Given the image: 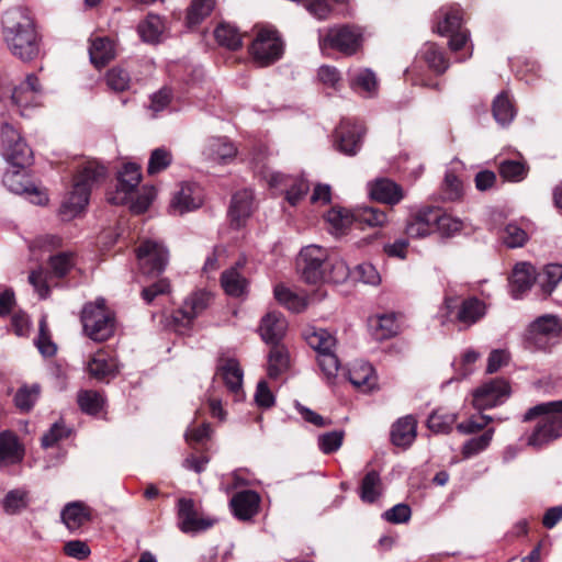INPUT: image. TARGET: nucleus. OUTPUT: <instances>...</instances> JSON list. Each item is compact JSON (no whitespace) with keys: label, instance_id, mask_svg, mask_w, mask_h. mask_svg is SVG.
I'll return each mask as SVG.
<instances>
[{"label":"nucleus","instance_id":"1","mask_svg":"<svg viewBox=\"0 0 562 562\" xmlns=\"http://www.w3.org/2000/svg\"><path fill=\"white\" fill-rule=\"evenodd\" d=\"M2 35L9 50L23 61L40 54V36L34 22L23 8H12L2 16Z\"/></svg>","mask_w":562,"mask_h":562},{"label":"nucleus","instance_id":"2","mask_svg":"<svg viewBox=\"0 0 562 562\" xmlns=\"http://www.w3.org/2000/svg\"><path fill=\"white\" fill-rule=\"evenodd\" d=\"M536 420L526 435V446L539 450L562 437V400L537 404L522 416V423Z\"/></svg>","mask_w":562,"mask_h":562},{"label":"nucleus","instance_id":"3","mask_svg":"<svg viewBox=\"0 0 562 562\" xmlns=\"http://www.w3.org/2000/svg\"><path fill=\"white\" fill-rule=\"evenodd\" d=\"M296 266L302 280L308 284H318L323 281L338 283L348 276L342 261L331 262L327 250L316 245L306 246L300 251Z\"/></svg>","mask_w":562,"mask_h":562},{"label":"nucleus","instance_id":"4","mask_svg":"<svg viewBox=\"0 0 562 562\" xmlns=\"http://www.w3.org/2000/svg\"><path fill=\"white\" fill-rule=\"evenodd\" d=\"M106 178V168L97 161L86 162L74 177L72 190L60 206V214L70 220L77 216L89 203L93 187Z\"/></svg>","mask_w":562,"mask_h":562},{"label":"nucleus","instance_id":"5","mask_svg":"<svg viewBox=\"0 0 562 562\" xmlns=\"http://www.w3.org/2000/svg\"><path fill=\"white\" fill-rule=\"evenodd\" d=\"M80 318L85 334L93 341L103 342L114 335V313L108 308L104 299L87 303Z\"/></svg>","mask_w":562,"mask_h":562},{"label":"nucleus","instance_id":"6","mask_svg":"<svg viewBox=\"0 0 562 562\" xmlns=\"http://www.w3.org/2000/svg\"><path fill=\"white\" fill-rule=\"evenodd\" d=\"M562 336V322L557 315L546 314L531 322L524 334L525 347L531 351H550Z\"/></svg>","mask_w":562,"mask_h":562},{"label":"nucleus","instance_id":"7","mask_svg":"<svg viewBox=\"0 0 562 562\" xmlns=\"http://www.w3.org/2000/svg\"><path fill=\"white\" fill-rule=\"evenodd\" d=\"M0 151L3 158L14 167L26 168L33 164V150L19 128L8 122L0 126Z\"/></svg>","mask_w":562,"mask_h":562},{"label":"nucleus","instance_id":"8","mask_svg":"<svg viewBox=\"0 0 562 562\" xmlns=\"http://www.w3.org/2000/svg\"><path fill=\"white\" fill-rule=\"evenodd\" d=\"M254 60L262 67L274 64L284 52V43L279 31L272 26L260 27L249 47Z\"/></svg>","mask_w":562,"mask_h":562},{"label":"nucleus","instance_id":"9","mask_svg":"<svg viewBox=\"0 0 562 562\" xmlns=\"http://www.w3.org/2000/svg\"><path fill=\"white\" fill-rule=\"evenodd\" d=\"M305 340L317 352L318 364L327 379L335 378L339 369V360L334 352L336 338L326 329L313 328L306 333Z\"/></svg>","mask_w":562,"mask_h":562},{"label":"nucleus","instance_id":"10","mask_svg":"<svg viewBox=\"0 0 562 562\" xmlns=\"http://www.w3.org/2000/svg\"><path fill=\"white\" fill-rule=\"evenodd\" d=\"M135 252L142 273L148 277L161 274L169 262V251L158 240H143L135 249Z\"/></svg>","mask_w":562,"mask_h":562},{"label":"nucleus","instance_id":"11","mask_svg":"<svg viewBox=\"0 0 562 562\" xmlns=\"http://www.w3.org/2000/svg\"><path fill=\"white\" fill-rule=\"evenodd\" d=\"M213 295L205 290L192 292L181 307L171 314L170 325L175 330L181 331L192 326L194 319L200 316L212 303Z\"/></svg>","mask_w":562,"mask_h":562},{"label":"nucleus","instance_id":"12","mask_svg":"<svg viewBox=\"0 0 562 562\" xmlns=\"http://www.w3.org/2000/svg\"><path fill=\"white\" fill-rule=\"evenodd\" d=\"M177 526L183 533H198L213 527L216 519L203 516L192 498L177 501Z\"/></svg>","mask_w":562,"mask_h":562},{"label":"nucleus","instance_id":"13","mask_svg":"<svg viewBox=\"0 0 562 562\" xmlns=\"http://www.w3.org/2000/svg\"><path fill=\"white\" fill-rule=\"evenodd\" d=\"M509 382L495 378L476 387L472 393V405L477 411H485L503 404L510 395Z\"/></svg>","mask_w":562,"mask_h":562},{"label":"nucleus","instance_id":"14","mask_svg":"<svg viewBox=\"0 0 562 562\" xmlns=\"http://www.w3.org/2000/svg\"><path fill=\"white\" fill-rule=\"evenodd\" d=\"M364 134L366 127L362 124L342 120L333 134L334 147L344 155L355 156Z\"/></svg>","mask_w":562,"mask_h":562},{"label":"nucleus","instance_id":"15","mask_svg":"<svg viewBox=\"0 0 562 562\" xmlns=\"http://www.w3.org/2000/svg\"><path fill=\"white\" fill-rule=\"evenodd\" d=\"M361 32L357 27L350 25L329 29L324 38V43L330 48H334L347 56L356 54L361 47Z\"/></svg>","mask_w":562,"mask_h":562},{"label":"nucleus","instance_id":"16","mask_svg":"<svg viewBox=\"0 0 562 562\" xmlns=\"http://www.w3.org/2000/svg\"><path fill=\"white\" fill-rule=\"evenodd\" d=\"M268 182L272 188H281L284 191L285 200L292 206H295L303 200L310 191L308 182L302 177L272 172L268 178Z\"/></svg>","mask_w":562,"mask_h":562},{"label":"nucleus","instance_id":"17","mask_svg":"<svg viewBox=\"0 0 562 562\" xmlns=\"http://www.w3.org/2000/svg\"><path fill=\"white\" fill-rule=\"evenodd\" d=\"M5 187L16 194H27L32 198V202L37 205H45L48 196L41 191L30 178L20 170L7 172L3 177Z\"/></svg>","mask_w":562,"mask_h":562},{"label":"nucleus","instance_id":"18","mask_svg":"<svg viewBox=\"0 0 562 562\" xmlns=\"http://www.w3.org/2000/svg\"><path fill=\"white\" fill-rule=\"evenodd\" d=\"M142 179L140 167L134 162H127L117 175L115 195L108 198L112 204H124L127 195L139 184Z\"/></svg>","mask_w":562,"mask_h":562},{"label":"nucleus","instance_id":"19","mask_svg":"<svg viewBox=\"0 0 562 562\" xmlns=\"http://www.w3.org/2000/svg\"><path fill=\"white\" fill-rule=\"evenodd\" d=\"M438 209L425 206L413 214L406 225V234L413 238H423L436 232Z\"/></svg>","mask_w":562,"mask_h":562},{"label":"nucleus","instance_id":"20","mask_svg":"<svg viewBox=\"0 0 562 562\" xmlns=\"http://www.w3.org/2000/svg\"><path fill=\"white\" fill-rule=\"evenodd\" d=\"M260 495L252 490H244L235 493L229 502L234 516L243 521L251 520L259 513Z\"/></svg>","mask_w":562,"mask_h":562},{"label":"nucleus","instance_id":"21","mask_svg":"<svg viewBox=\"0 0 562 562\" xmlns=\"http://www.w3.org/2000/svg\"><path fill=\"white\" fill-rule=\"evenodd\" d=\"M286 327V321L281 313L269 312L261 318L259 334L267 344L277 345L283 339Z\"/></svg>","mask_w":562,"mask_h":562},{"label":"nucleus","instance_id":"22","mask_svg":"<svg viewBox=\"0 0 562 562\" xmlns=\"http://www.w3.org/2000/svg\"><path fill=\"white\" fill-rule=\"evenodd\" d=\"M370 335L376 341L391 339L400 334L401 327L394 313L374 315L369 317Z\"/></svg>","mask_w":562,"mask_h":562},{"label":"nucleus","instance_id":"23","mask_svg":"<svg viewBox=\"0 0 562 562\" xmlns=\"http://www.w3.org/2000/svg\"><path fill=\"white\" fill-rule=\"evenodd\" d=\"M24 454V448L14 432H0V469L22 462Z\"/></svg>","mask_w":562,"mask_h":562},{"label":"nucleus","instance_id":"24","mask_svg":"<svg viewBox=\"0 0 562 562\" xmlns=\"http://www.w3.org/2000/svg\"><path fill=\"white\" fill-rule=\"evenodd\" d=\"M201 203L199 187L191 183H182L180 189L173 194L170 209L175 213L183 214L200 207Z\"/></svg>","mask_w":562,"mask_h":562},{"label":"nucleus","instance_id":"25","mask_svg":"<svg viewBox=\"0 0 562 562\" xmlns=\"http://www.w3.org/2000/svg\"><path fill=\"white\" fill-rule=\"evenodd\" d=\"M417 436V420L413 415L397 419L391 429V441L396 447L408 448Z\"/></svg>","mask_w":562,"mask_h":562},{"label":"nucleus","instance_id":"26","mask_svg":"<svg viewBox=\"0 0 562 562\" xmlns=\"http://www.w3.org/2000/svg\"><path fill=\"white\" fill-rule=\"evenodd\" d=\"M245 266V260H238L234 267L222 272L221 285L229 296L239 297L247 292L248 280L239 272Z\"/></svg>","mask_w":562,"mask_h":562},{"label":"nucleus","instance_id":"27","mask_svg":"<svg viewBox=\"0 0 562 562\" xmlns=\"http://www.w3.org/2000/svg\"><path fill=\"white\" fill-rule=\"evenodd\" d=\"M252 210L254 192L244 189L233 195L228 214L232 222L239 227L251 215Z\"/></svg>","mask_w":562,"mask_h":562},{"label":"nucleus","instance_id":"28","mask_svg":"<svg viewBox=\"0 0 562 562\" xmlns=\"http://www.w3.org/2000/svg\"><path fill=\"white\" fill-rule=\"evenodd\" d=\"M537 281L536 268L529 262L517 263L512 273V292L515 299L529 291Z\"/></svg>","mask_w":562,"mask_h":562},{"label":"nucleus","instance_id":"29","mask_svg":"<svg viewBox=\"0 0 562 562\" xmlns=\"http://www.w3.org/2000/svg\"><path fill=\"white\" fill-rule=\"evenodd\" d=\"M370 196L381 203L395 205L404 196L401 186L390 179H378L370 186Z\"/></svg>","mask_w":562,"mask_h":562},{"label":"nucleus","instance_id":"30","mask_svg":"<svg viewBox=\"0 0 562 562\" xmlns=\"http://www.w3.org/2000/svg\"><path fill=\"white\" fill-rule=\"evenodd\" d=\"M115 45L109 37H94L90 40L89 57L91 64L101 69L115 58Z\"/></svg>","mask_w":562,"mask_h":562},{"label":"nucleus","instance_id":"31","mask_svg":"<svg viewBox=\"0 0 562 562\" xmlns=\"http://www.w3.org/2000/svg\"><path fill=\"white\" fill-rule=\"evenodd\" d=\"M91 519V508L82 502L68 503L61 510V520L71 532L79 530Z\"/></svg>","mask_w":562,"mask_h":562},{"label":"nucleus","instance_id":"32","mask_svg":"<svg viewBox=\"0 0 562 562\" xmlns=\"http://www.w3.org/2000/svg\"><path fill=\"white\" fill-rule=\"evenodd\" d=\"M463 11L459 7L441 8L438 11L435 31L447 36L463 29Z\"/></svg>","mask_w":562,"mask_h":562},{"label":"nucleus","instance_id":"33","mask_svg":"<svg viewBox=\"0 0 562 562\" xmlns=\"http://www.w3.org/2000/svg\"><path fill=\"white\" fill-rule=\"evenodd\" d=\"M216 374L221 375L231 392L238 393L241 390L243 370L237 359H221L216 368Z\"/></svg>","mask_w":562,"mask_h":562},{"label":"nucleus","instance_id":"34","mask_svg":"<svg viewBox=\"0 0 562 562\" xmlns=\"http://www.w3.org/2000/svg\"><path fill=\"white\" fill-rule=\"evenodd\" d=\"M485 313V303L476 296H471L461 302L456 313V321L469 328L477 323Z\"/></svg>","mask_w":562,"mask_h":562},{"label":"nucleus","instance_id":"35","mask_svg":"<svg viewBox=\"0 0 562 562\" xmlns=\"http://www.w3.org/2000/svg\"><path fill=\"white\" fill-rule=\"evenodd\" d=\"M236 147L225 138H212L204 147L203 155L211 161L222 162L236 156Z\"/></svg>","mask_w":562,"mask_h":562},{"label":"nucleus","instance_id":"36","mask_svg":"<svg viewBox=\"0 0 562 562\" xmlns=\"http://www.w3.org/2000/svg\"><path fill=\"white\" fill-rule=\"evenodd\" d=\"M87 370L89 375L98 381H105L116 375L115 364L101 351L89 360Z\"/></svg>","mask_w":562,"mask_h":562},{"label":"nucleus","instance_id":"37","mask_svg":"<svg viewBox=\"0 0 562 562\" xmlns=\"http://www.w3.org/2000/svg\"><path fill=\"white\" fill-rule=\"evenodd\" d=\"M561 280L562 265L549 263L543 267L541 272L537 273V282L546 299L551 295Z\"/></svg>","mask_w":562,"mask_h":562},{"label":"nucleus","instance_id":"38","mask_svg":"<svg viewBox=\"0 0 562 562\" xmlns=\"http://www.w3.org/2000/svg\"><path fill=\"white\" fill-rule=\"evenodd\" d=\"M214 37L218 45L231 50H237L243 46V35L229 23H220L214 30Z\"/></svg>","mask_w":562,"mask_h":562},{"label":"nucleus","instance_id":"39","mask_svg":"<svg viewBox=\"0 0 562 562\" xmlns=\"http://www.w3.org/2000/svg\"><path fill=\"white\" fill-rule=\"evenodd\" d=\"M164 29L165 25L161 18L149 13L144 21L139 22L137 32L144 42L155 44L159 42Z\"/></svg>","mask_w":562,"mask_h":562},{"label":"nucleus","instance_id":"40","mask_svg":"<svg viewBox=\"0 0 562 562\" xmlns=\"http://www.w3.org/2000/svg\"><path fill=\"white\" fill-rule=\"evenodd\" d=\"M41 91V83L40 79L34 75H27L24 82L21 83L19 87L14 88L11 100L13 103L23 108L29 104V102L33 99V95L29 98V93H38Z\"/></svg>","mask_w":562,"mask_h":562},{"label":"nucleus","instance_id":"41","mask_svg":"<svg viewBox=\"0 0 562 562\" xmlns=\"http://www.w3.org/2000/svg\"><path fill=\"white\" fill-rule=\"evenodd\" d=\"M215 0H192L187 9V25L196 26L204 21L215 9Z\"/></svg>","mask_w":562,"mask_h":562},{"label":"nucleus","instance_id":"42","mask_svg":"<svg viewBox=\"0 0 562 562\" xmlns=\"http://www.w3.org/2000/svg\"><path fill=\"white\" fill-rule=\"evenodd\" d=\"M103 395L94 390H81L77 394V404L81 412L88 415L99 414L104 406Z\"/></svg>","mask_w":562,"mask_h":562},{"label":"nucleus","instance_id":"43","mask_svg":"<svg viewBox=\"0 0 562 562\" xmlns=\"http://www.w3.org/2000/svg\"><path fill=\"white\" fill-rule=\"evenodd\" d=\"M423 58L428 67L437 75H442L449 68V59L436 43H427Z\"/></svg>","mask_w":562,"mask_h":562},{"label":"nucleus","instance_id":"44","mask_svg":"<svg viewBox=\"0 0 562 562\" xmlns=\"http://www.w3.org/2000/svg\"><path fill=\"white\" fill-rule=\"evenodd\" d=\"M382 493V481L379 472L369 471L361 481L360 497L366 503H374Z\"/></svg>","mask_w":562,"mask_h":562},{"label":"nucleus","instance_id":"45","mask_svg":"<svg viewBox=\"0 0 562 562\" xmlns=\"http://www.w3.org/2000/svg\"><path fill=\"white\" fill-rule=\"evenodd\" d=\"M268 374L272 379H277L282 372L289 368V352L283 345H272L269 352Z\"/></svg>","mask_w":562,"mask_h":562},{"label":"nucleus","instance_id":"46","mask_svg":"<svg viewBox=\"0 0 562 562\" xmlns=\"http://www.w3.org/2000/svg\"><path fill=\"white\" fill-rule=\"evenodd\" d=\"M493 116L502 125L509 124L515 117L516 111L507 92H501L492 104Z\"/></svg>","mask_w":562,"mask_h":562},{"label":"nucleus","instance_id":"47","mask_svg":"<svg viewBox=\"0 0 562 562\" xmlns=\"http://www.w3.org/2000/svg\"><path fill=\"white\" fill-rule=\"evenodd\" d=\"M349 381L350 383L362 391H370L375 385V375L373 368L369 364H361L359 367H355L349 371Z\"/></svg>","mask_w":562,"mask_h":562},{"label":"nucleus","instance_id":"48","mask_svg":"<svg viewBox=\"0 0 562 562\" xmlns=\"http://www.w3.org/2000/svg\"><path fill=\"white\" fill-rule=\"evenodd\" d=\"M350 87L357 92H364L368 97H373L378 92V79L375 74L370 69H362L353 76Z\"/></svg>","mask_w":562,"mask_h":562},{"label":"nucleus","instance_id":"49","mask_svg":"<svg viewBox=\"0 0 562 562\" xmlns=\"http://www.w3.org/2000/svg\"><path fill=\"white\" fill-rule=\"evenodd\" d=\"M528 166L519 160H503L499 162L498 172L501 177L510 182H519L524 180L528 173Z\"/></svg>","mask_w":562,"mask_h":562},{"label":"nucleus","instance_id":"50","mask_svg":"<svg viewBox=\"0 0 562 562\" xmlns=\"http://www.w3.org/2000/svg\"><path fill=\"white\" fill-rule=\"evenodd\" d=\"M273 293L276 300L292 312L300 313L306 307L305 300L283 284L276 285Z\"/></svg>","mask_w":562,"mask_h":562},{"label":"nucleus","instance_id":"51","mask_svg":"<svg viewBox=\"0 0 562 562\" xmlns=\"http://www.w3.org/2000/svg\"><path fill=\"white\" fill-rule=\"evenodd\" d=\"M29 492L16 488L9 491L2 501L3 510L9 515H15L27 508Z\"/></svg>","mask_w":562,"mask_h":562},{"label":"nucleus","instance_id":"52","mask_svg":"<svg viewBox=\"0 0 562 562\" xmlns=\"http://www.w3.org/2000/svg\"><path fill=\"white\" fill-rule=\"evenodd\" d=\"M353 216L356 222L364 224L369 227L383 226L387 221L385 212L372 206L358 207L353 212Z\"/></svg>","mask_w":562,"mask_h":562},{"label":"nucleus","instance_id":"53","mask_svg":"<svg viewBox=\"0 0 562 562\" xmlns=\"http://www.w3.org/2000/svg\"><path fill=\"white\" fill-rule=\"evenodd\" d=\"M75 254L69 251L58 252L54 256H50L48 259L50 273L56 278L66 277L69 273V271L75 267Z\"/></svg>","mask_w":562,"mask_h":562},{"label":"nucleus","instance_id":"54","mask_svg":"<svg viewBox=\"0 0 562 562\" xmlns=\"http://www.w3.org/2000/svg\"><path fill=\"white\" fill-rule=\"evenodd\" d=\"M72 429L68 427L64 419H59L54 423L50 428L43 434L41 438V445L44 449L56 446L60 440L70 437Z\"/></svg>","mask_w":562,"mask_h":562},{"label":"nucleus","instance_id":"55","mask_svg":"<svg viewBox=\"0 0 562 562\" xmlns=\"http://www.w3.org/2000/svg\"><path fill=\"white\" fill-rule=\"evenodd\" d=\"M437 214L438 220L436 221V232H438L441 237L450 238L463 229L464 224L460 218L446 214L441 212L440 209H438Z\"/></svg>","mask_w":562,"mask_h":562},{"label":"nucleus","instance_id":"56","mask_svg":"<svg viewBox=\"0 0 562 562\" xmlns=\"http://www.w3.org/2000/svg\"><path fill=\"white\" fill-rule=\"evenodd\" d=\"M457 415L437 409L430 414L427 419V427L437 434H448L451 431Z\"/></svg>","mask_w":562,"mask_h":562},{"label":"nucleus","instance_id":"57","mask_svg":"<svg viewBox=\"0 0 562 562\" xmlns=\"http://www.w3.org/2000/svg\"><path fill=\"white\" fill-rule=\"evenodd\" d=\"M326 220L334 233L340 235L352 224L355 216L346 210L333 207L327 212Z\"/></svg>","mask_w":562,"mask_h":562},{"label":"nucleus","instance_id":"58","mask_svg":"<svg viewBox=\"0 0 562 562\" xmlns=\"http://www.w3.org/2000/svg\"><path fill=\"white\" fill-rule=\"evenodd\" d=\"M493 435L494 428H488L482 435L465 441L461 451L463 458H470L485 450L490 446Z\"/></svg>","mask_w":562,"mask_h":562},{"label":"nucleus","instance_id":"59","mask_svg":"<svg viewBox=\"0 0 562 562\" xmlns=\"http://www.w3.org/2000/svg\"><path fill=\"white\" fill-rule=\"evenodd\" d=\"M171 161L172 155L168 149L164 147L156 148L150 154L147 166V173L149 176L157 175L167 169L171 165Z\"/></svg>","mask_w":562,"mask_h":562},{"label":"nucleus","instance_id":"60","mask_svg":"<svg viewBox=\"0 0 562 562\" xmlns=\"http://www.w3.org/2000/svg\"><path fill=\"white\" fill-rule=\"evenodd\" d=\"M40 395V386L34 384L32 386L20 387L14 396L15 406L22 412H30L34 406Z\"/></svg>","mask_w":562,"mask_h":562},{"label":"nucleus","instance_id":"61","mask_svg":"<svg viewBox=\"0 0 562 562\" xmlns=\"http://www.w3.org/2000/svg\"><path fill=\"white\" fill-rule=\"evenodd\" d=\"M108 87L115 92H123L130 88L131 77L128 72L121 67H113L105 75Z\"/></svg>","mask_w":562,"mask_h":562},{"label":"nucleus","instance_id":"62","mask_svg":"<svg viewBox=\"0 0 562 562\" xmlns=\"http://www.w3.org/2000/svg\"><path fill=\"white\" fill-rule=\"evenodd\" d=\"M502 238L508 248L524 247L529 239L528 234L515 223L505 226Z\"/></svg>","mask_w":562,"mask_h":562},{"label":"nucleus","instance_id":"63","mask_svg":"<svg viewBox=\"0 0 562 562\" xmlns=\"http://www.w3.org/2000/svg\"><path fill=\"white\" fill-rule=\"evenodd\" d=\"M441 191L443 200L457 201L463 195V183L453 172H447Z\"/></svg>","mask_w":562,"mask_h":562},{"label":"nucleus","instance_id":"64","mask_svg":"<svg viewBox=\"0 0 562 562\" xmlns=\"http://www.w3.org/2000/svg\"><path fill=\"white\" fill-rule=\"evenodd\" d=\"M35 345L44 357H53L57 351V347L50 338L45 318L40 321L38 337Z\"/></svg>","mask_w":562,"mask_h":562}]
</instances>
